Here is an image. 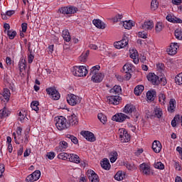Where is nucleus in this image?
Returning <instances> with one entry per match:
<instances>
[{
    "mask_svg": "<svg viewBox=\"0 0 182 182\" xmlns=\"http://www.w3.org/2000/svg\"><path fill=\"white\" fill-rule=\"evenodd\" d=\"M99 70H100V65H95L90 69V75L94 83H100L105 77V74L100 73Z\"/></svg>",
    "mask_w": 182,
    "mask_h": 182,
    "instance_id": "obj_1",
    "label": "nucleus"
},
{
    "mask_svg": "<svg viewBox=\"0 0 182 182\" xmlns=\"http://www.w3.org/2000/svg\"><path fill=\"white\" fill-rule=\"evenodd\" d=\"M13 136L14 137V141L16 144H28L29 143V136L28 134H25L24 139H22V128L21 127H17L16 133H13Z\"/></svg>",
    "mask_w": 182,
    "mask_h": 182,
    "instance_id": "obj_2",
    "label": "nucleus"
},
{
    "mask_svg": "<svg viewBox=\"0 0 182 182\" xmlns=\"http://www.w3.org/2000/svg\"><path fill=\"white\" fill-rule=\"evenodd\" d=\"M73 74L77 77H83L87 75L89 71L85 65H75L72 69Z\"/></svg>",
    "mask_w": 182,
    "mask_h": 182,
    "instance_id": "obj_3",
    "label": "nucleus"
},
{
    "mask_svg": "<svg viewBox=\"0 0 182 182\" xmlns=\"http://www.w3.org/2000/svg\"><path fill=\"white\" fill-rule=\"evenodd\" d=\"M55 126L58 130H66L69 127V124L65 117H55Z\"/></svg>",
    "mask_w": 182,
    "mask_h": 182,
    "instance_id": "obj_4",
    "label": "nucleus"
},
{
    "mask_svg": "<svg viewBox=\"0 0 182 182\" xmlns=\"http://www.w3.org/2000/svg\"><path fill=\"white\" fill-rule=\"evenodd\" d=\"M58 12H60V14H62L63 15H72L77 12V8L73 6H63L60 7L58 9Z\"/></svg>",
    "mask_w": 182,
    "mask_h": 182,
    "instance_id": "obj_5",
    "label": "nucleus"
},
{
    "mask_svg": "<svg viewBox=\"0 0 182 182\" xmlns=\"http://www.w3.org/2000/svg\"><path fill=\"white\" fill-rule=\"evenodd\" d=\"M118 134L119 136V140L122 143H129V141H130V134H129L124 128L119 129L118 130Z\"/></svg>",
    "mask_w": 182,
    "mask_h": 182,
    "instance_id": "obj_6",
    "label": "nucleus"
},
{
    "mask_svg": "<svg viewBox=\"0 0 182 182\" xmlns=\"http://www.w3.org/2000/svg\"><path fill=\"white\" fill-rule=\"evenodd\" d=\"M46 92L48 95H49L50 99H53V100H59V99H60V94L59 93V91L56 90V88L55 87L47 88Z\"/></svg>",
    "mask_w": 182,
    "mask_h": 182,
    "instance_id": "obj_7",
    "label": "nucleus"
},
{
    "mask_svg": "<svg viewBox=\"0 0 182 182\" xmlns=\"http://www.w3.org/2000/svg\"><path fill=\"white\" fill-rule=\"evenodd\" d=\"M66 99L70 106H76V105H79V103H80V97L73 94H69Z\"/></svg>",
    "mask_w": 182,
    "mask_h": 182,
    "instance_id": "obj_8",
    "label": "nucleus"
},
{
    "mask_svg": "<svg viewBox=\"0 0 182 182\" xmlns=\"http://www.w3.org/2000/svg\"><path fill=\"white\" fill-rule=\"evenodd\" d=\"M68 161L75 163V164H80L81 167H86V164L80 160V157L76 154H70Z\"/></svg>",
    "mask_w": 182,
    "mask_h": 182,
    "instance_id": "obj_9",
    "label": "nucleus"
},
{
    "mask_svg": "<svg viewBox=\"0 0 182 182\" xmlns=\"http://www.w3.org/2000/svg\"><path fill=\"white\" fill-rule=\"evenodd\" d=\"M107 102L109 103V105L117 106V105H119L120 102H122V97L119 95L108 96L107 97Z\"/></svg>",
    "mask_w": 182,
    "mask_h": 182,
    "instance_id": "obj_10",
    "label": "nucleus"
},
{
    "mask_svg": "<svg viewBox=\"0 0 182 182\" xmlns=\"http://www.w3.org/2000/svg\"><path fill=\"white\" fill-rule=\"evenodd\" d=\"M180 48V46L177 43H171V45L166 48V53L170 56H174L177 53V49Z\"/></svg>",
    "mask_w": 182,
    "mask_h": 182,
    "instance_id": "obj_11",
    "label": "nucleus"
},
{
    "mask_svg": "<svg viewBox=\"0 0 182 182\" xmlns=\"http://www.w3.org/2000/svg\"><path fill=\"white\" fill-rule=\"evenodd\" d=\"M127 45H129V38L127 36H124L121 41L114 43V46L116 49H123V48H126Z\"/></svg>",
    "mask_w": 182,
    "mask_h": 182,
    "instance_id": "obj_12",
    "label": "nucleus"
},
{
    "mask_svg": "<svg viewBox=\"0 0 182 182\" xmlns=\"http://www.w3.org/2000/svg\"><path fill=\"white\" fill-rule=\"evenodd\" d=\"M139 170L144 176H150L151 173V167L147 163H142L139 165Z\"/></svg>",
    "mask_w": 182,
    "mask_h": 182,
    "instance_id": "obj_13",
    "label": "nucleus"
},
{
    "mask_svg": "<svg viewBox=\"0 0 182 182\" xmlns=\"http://www.w3.org/2000/svg\"><path fill=\"white\" fill-rule=\"evenodd\" d=\"M10 97H11V91H9L8 88H4L0 97L1 102L2 103H4V105H6V103L9 102Z\"/></svg>",
    "mask_w": 182,
    "mask_h": 182,
    "instance_id": "obj_14",
    "label": "nucleus"
},
{
    "mask_svg": "<svg viewBox=\"0 0 182 182\" xmlns=\"http://www.w3.org/2000/svg\"><path fill=\"white\" fill-rule=\"evenodd\" d=\"M146 77L149 82H151L152 85H157L160 84V78L159 77V75H155L154 73H149Z\"/></svg>",
    "mask_w": 182,
    "mask_h": 182,
    "instance_id": "obj_15",
    "label": "nucleus"
},
{
    "mask_svg": "<svg viewBox=\"0 0 182 182\" xmlns=\"http://www.w3.org/2000/svg\"><path fill=\"white\" fill-rule=\"evenodd\" d=\"M41 178V171H36L31 174L28 175L26 180V181L35 182Z\"/></svg>",
    "mask_w": 182,
    "mask_h": 182,
    "instance_id": "obj_16",
    "label": "nucleus"
},
{
    "mask_svg": "<svg viewBox=\"0 0 182 182\" xmlns=\"http://www.w3.org/2000/svg\"><path fill=\"white\" fill-rule=\"evenodd\" d=\"M80 134L83 136L84 139H86L87 141H96V137H95V134L89 131H82Z\"/></svg>",
    "mask_w": 182,
    "mask_h": 182,
    "instance_id": "obj_17",
    "label": "nucleus"
},
{
    "mask_svg": "<svg viewBox=\"0 0 182 182\" xmlns=\"http://www.w3.org/2000/svg\"><path fill=\"white\" fill-rule=\"evenodd\" d=\"M126 119H130V117L122 112H119L112 117V120H114V122H118L119 123H123Z\"/></svg>",
    "mask_w": 182,
    "mask_h": 182,
    "instance_id": "obj_18",
    "label": "nucleus"
},
{
    "mask_svg": "<svg viewBox=\"0 0 182 182\" xmlns=\"http://www.w3.org/2000/svg\"><path fill=\"white\" fill-rule=\"evenodd\" d=\"M88 179L90 182H99L100 179L97 173H95L93 170H88L87 172Z\"/></svg>",
    "mask_w": 182,
    "mask_h": 182,
    "instance_id": "obj_19",
    "label": "nucleus"
},
{
    "mask_svg": "<svg viewBox=\"0 0 182 182\" xmlns=\"http://www.w3.org/2000/svg\"><path fill=\"white\" fill-rule=\"evenodd\" d=\"M176 107H177V102L176 99L171 98L169 100L167 110L169 113H174L176 112Z\"/></svg>",
    "mask_w": 182,
    "mask_h": 182,
    "instance_id": "obj_20",
    "label": "nucleus"
},
{
    "mask_svg": "<svg viewBox=\"0 0 182 182\" xmlns=\"http://www.w3.org/2000/svg\"><path fill=\"white\" fill-rule=\"evenodd\" d=\"M68 147H69L68 142L60 141L58 146L55 147V151H57V153H62V151H65Z\"/></svg>",
    "mask_w": 182,
    "mask_h": 182,
    "instance_id": "obj_21",
    "label": "nucleus"
},
{
    "mask_svg": "<svg viewBox=\"0 0 182 182\" xmlns=\"http://www.w3.org/2000/svg\"><path fill=\"white\" fill-rule=\"evenodd\" d=\"M141 28L144 29V31H151V29L154 28V23H153V21H144V23L141 24Z\"/></svg>",
    "mask_w": 182,
    "mask_h": 182,
    "instance_id": "obj_22",
    "label": "nucleus"
},
{
    "mask_svg": "<svg viewBox=\"0 0 182 182\" xmlns=\"http://www.w3.org/2000/svg\"><path fill=\"white\" fill-rule=\"evenodd\" d=\"M129 52L131 59H133L134 63L137 65L139 63V53H137V50L132 49L129 50Z\"/></svg>",
    "mask_w": 182,
    "mask_h": 182,
    "instance_id": "obj_23",
    "label": "nucleus"
},
{
    "mask_svg": "<svg viewBox=\"0 0 182 182\" xmlns=\"http://www.w3.org/2000/svg\"><path fill=\"white\" fill-rule=\"evenodd\" d=\"M109 93L114 96H119L122 93V87L120 85H114L109 90Z\"/></svg>",
    "mask_w": 182,
    "mask_h": 182,
    "instance_id": "obj_24",
    "label": "nucleus"
},
{
    "mask_svg": "<svg viewBox=\"0 0 182 182\" xmlns=\"http://www.w3.org/2000/svg\"><path fill=\"white\" fill-rule=\"evenodd\" d=\"M68 120L70 126H76L79 121L77 120V117L73 114L68 117Z\"/></svg>",
    "mask_w": 182,
    "mask_h": 182,
    "instance_id": "obj_25",
    "label": "nucleus"
},
{
    "mask_svg": "<svg viewBox=\"0 0 182 182\" xmlns=\"http://www.w3.org/2000/svg\"><path fill=\"white\" fill-rule=\"evenodd\" d=\"M162 147L161 143L159 141H154L152 144V149L154 153H160Z\"/></svg>",
    "mask_w": 182,
    "mask_h": 182,
    "instance_id": "obj_26",
    "label": "nucleus"
},
{
    "mask_svg": "<svg viewBox=\"0 0 182 182\" xmlns=\"http://www.w3.org/2000/svg\"><path fill=\"white\" fill-rule=\"evenodd\" d=\"M123 112L126 113V114H130L136 112V107L132 104H128L124 107Z\"/></svg>",
    "mask_w": 182,
    "mask_h": 182,
    "instance_id": "obj_27",
    "label": "nucleus"
},
{
    "mask_svg": "<svg viewBox=\"0 0 182 182\" xmlns=\"http://www.w3.org/2000/svg\"><path fill=\"white\" fill-rule=\"evenodd\" d=\"M157 95L156 90H151L146 92V99L148 102H153L154 100V97Z\"/></svg>",
    "mask_w": 182,
    "mask_h": 182,
    "instance_id": "obj_28",
    "label": "nucleus"
},
{
    "mask_svg": "<svg viewBox=\"0 0 182 182\" xmlns=\"http://www.w3.org/2000/svg\"><path fill=\"white\" fill-rule=\"evenodd\" d=\"M92 23L96 28H98V29H105V28H106V25L100 19H94Z\"/></svg>",
    "mask_w": 182,
    "mask_h": 182,
    "instance_id": "obj_29",
    "label": "nucleus"
},
{
    "mask_svg": "<svg viewBox=\"0 0 182 182\" xmlns=\"http://www.w3.org/2000/svg\"><path fill=\"white\" fill-rule=\"evenodd\" d=\"M166 19L168 21V22H171L172 23H181L182 22L181 19L172 16L171 14L166 16Z\"/></svg>",
    "mask_w": 182,
    "mask_h": 182,
    "instance_id": "obj_30",
    "label": "nucleus"
},
{
    "mask_svg": "<svg viewBox=\"0 0 182 182\" xmlns=\"http://www.w3.org/2000/svg\"><path fill=\"white\" fill-rule=\"evenodd\" d=\"M62 36L65 42H70L72 40V37H70V33H69V30L68 29L63 31Z\"/></svg>",
    "mask_w": 182,
    "mask_h": 182,
    "instance_id": "obj_31",
    "label": "nucleus"
},
{
    "mask_svg": "<svg viewBox=\"0 0 182 182\" xmlns=\"http://www.w3.org/2000/svg\"><path fill=\"white\" fill-rule=\"evenodd\" d=\"M159 102L161 105L164 106L166 103H167V97L166 96V94L161 92L159 95Z\"/></svg>",
    "mask_w": 182,
    "mask_h": 182,
    "instance_id": "obj_32",
    "label": "nucleus"
},
{
    "mask_svg": "<svg viewBox=\"0 0 182 182\" xmlns=\"http://www.w3.org/2000/svg\"><path fill=\"white\" fill-rule=\"evenodd\" d=\"M133 65L132 63H126L124 66H123V72L124 73H132V72H133Z\"/></svg>",
    "mask_w": 182,
    "mask_h": 182,
    "instance_id": "obj_33",
    "label": "nucleus"
},
{
    "mask_svg": "<svg viewBox=\"0 0 182 182\" xmlns=\"http://www.w3.org/2000/svg\"><path fill=\"white\" fill-rule=\"evenodd\" d=\"M163 29H164V24L163 23V22H156L155 24V32L156 33H160V32H161Z\"/></svg>",
    "mask_w": 182,
    "mask_h": 182,
    "instance_id": "obj_34",
    "label": "nucleus"
},
{
    "mask_svg": "<svg viewBox=\"0 0 182 182\" xmlns=\"http://www.w3.org/2000/svg\"><path fill=\"white\" fill-rule=\"evenodd\" d=\"M101 166L104 170H110V162L109 161V159L107 158H105L104 160L101 162Z\"/></svg>",
    "mask_w": 182,
    "mask_h": 182,
    "instance_id": "obj_35",
    "label": "nucleus"
},
{
    "mask_svg": "<svg viewBox=\"0 0 182 182\" xmlns=\"http://www.w3.org/2000/svg\"><path fill=\"white\" fill-rule=\"evenodd\" d=\"M11 114V112L6 109V107H4L2 109L0 110V117L1 119H5V117H8Z\"/></svg>",
    "mask_w": 182,
    "mask_h": 182,
    "instance_id": "obj_36",
    "label": "nucleus"
},
{
    "mask_svg": "<svg viewBox=\"0 0 182 182\" xmlns=\"http://www.w3.org/2000/svg\"><path fill=\"white\" fill-rule=\"evenodd\" d=\"M18 68L21 73H22V72L25 70L26 68V60L25 59L23 58L20 59V61L18 62Z\"/></svg>",
    "mask_w": 182,
    "mask_h": 182,
    "instance_id": "obj_37",
    "label": "nucleus"
},
{
    "mask_svg": "<svg viewBox=\"0 0 182 182\" xmlns=\"http://www.w3.org/2000/svg\"><path fill=\"white\" fill-rule=\"evenodd\" d=\"M143 90H144V86L138 85L134 88V93L136 96H140V95H141V93H143Z\"/></svg>",
    "mask_w": 182,
    "mask_h": 182,
    "instance_id": "obj_38",
    "label": "nucleus"
},
{
    "mask_svg": "<svg viewBox=\"0 0 182 182\" xmlns=\"http://www.w3.org/2000/svg\"><path fill=\"white\" fill-rule=\"evenodd\" d=\"M117 151H112V152H110L109 154V160L111 163H114L116 161V160H117Z\"/></svg>",
    "mask_w": 182,
    "mask_h": 182,
    "instance_id": "obj_39",
    "label": "nucleus"
},
{
    "mask_svg": "<svg viewBox=\"0 0 182 182\" xmlns=\"http://www.w3.org/2000/svg\"><path fill=\"white\" fill-rule=\"evenodd\" d=\"M70 154H68L66 152H62L58 155V159L60 160H68L69 161Z\"/></svg>",
    "mask_w": 182,
    "mask_h": 182,
    "instance_id": "obj_40",
    "label": "nucleus"
},
{
    "mask_svg": "<svg viewBox=\"0 0 182 182\" xmlns=\"http://www.w3.org/2000/svg\"><path fill=\"white\" fill-rule=\"evenodd\" d=\"M27 114H28V112L26 111H24V110L20 111L18 114V120H20V122H23L26 119Z\"/></svg>",
    "mask_w": 182,
    "mask_h": 182,
    "instance_id": "obj_41",
    "label": "nucleus"
},
{
    "mask_svg": "<svg viewBox=\"0 0 182 182\" xmlns=\"http://www.w3.org/2000/svg\"><path fill=\"white\" fill-rule=\"evenodd\" d=\"M124 178V173L122 171H119L114 176V179L117 181H122Z\"/></svg>",
    "mask_w": 182,
    "mask_h": 182,
    "instance_id": "obj_42",
    "label": "nucleus"
},
{
    "mask_svg": "<svg viewBox=\"0 0 182 182\" xmlns=\"http://www.w3.org/2000/svg\"><path fill=\"white\" fill-rule=\"evenodd\" d=\"M122 24L125 29H132V28H133V21H123Z\"/></svg>",
    "mask_w": 182,
    "mask_h": 182,
    "instance_id": "obj_43",
    "label": "nucleus"
},
{
    "mask_svg": "<svg viewBox=\"0 0 182 182\" xmlns=\"http://www.w3.org/2000/svg\"><path fill=\"white\" fill-rule=\"evenodd\" d=\"M97 118L101 122V123H102L103 124H105V123H106V122H107V117L103 113L98 114Z\"/></svg>",
    "mask_w": 182,
    "mask_h": 182,
    "instance_id": "obj_44",
    "label": "nucleus"
},
{
    "mask_svg": "<svg viewBox=\"0 0 182 182\" xmlns=\"http://www.w3.org/2000/svg\"><path fill=\"white\" fill-rule=\"evenodd\" d=\"M39 102L38 101H33L31 104V107L33 110L35 112H38L39 111Z\"/></svg>",
    "mask_w": 182,
    "mask_h": 182,
    "instance_id": "obj_45",
    "label": "nucleus"
},
{
    "mask_svg": "<svg viewBox=\"0 0 182 182\" xmlns=\"http://www.w3.org/2000/svg\"><path fill=\"white\" fill-rule=\"evenodd\" d=\"M159 8V1L157 0H152L151 2V9L156 11Z\"/></svg>",
    "mask_w": 182,
    "mask_h": 182,
    "instance_id": "obj_46",
    "label": "nucleus"
},
{
    "mask_svg": "<svg viewBox=\"0 0 182 182\" xmlns=\"http://www.w3.org/2000/svg\"><path fill=\"white\" fill-rule=\"evenodd\" d=\"M154 112L156 117H157L158 119H160V117L163 116V111H161V109L160 108H155Z\"/></svg>",
    "mask_w": 182,
    "mask_h": 182,
    "instance_id": "obj_47",
    "label": "nucleus"
},
{
    "mask_svg": "<svg viewBox=\"0 0 182 182\" xmlns=\"http://www.w3.org/2000/svg\"><path fill=\"white\" fill-rule=\"evenodd\" d=\"M175 36L176 39L178 41H182V31L180 29H177L175 31Z\"/></svg>",
    "mask_w": 182,
    "mask_h": 182,
    "instance_id": "obj_48",
    "label": "nucleus"
},
{
    "mask_svg": "<svg viewBox=\"0 0 182 182\" xmlns=\"http://www.w3.org/2000/svg\"><path fill=\"white\" fill-rule=\"evenodd\" d=\"M7 35L9 39H14V38L16 36V31L13 30L8 31Z\"/></svg>",
    "mask_w": 182,
    "mask_h": 182,
    "instance_id": "obj_49",
    "label": "nucleus"
},
{
    "mask_svg": "<svg viewBox=\"0 0 182 182\" xmlns=\"http://www.w3.org/2000/svg\"><path fill=\"white\" fill-rule=\"evenodd\" d=\"M175 82L176 83V85H182V75L181 74H178L176 77H175Z\"/></svg>",
    "mask_w": 182,
    "mask_h": 182,
    "instance_id": "obj_50",
    "label": "nucleus"
},
{
    "mask_svg": "<svg viewBox=\"0 0 182 182\" xmlns=\"http://www.w3.org/2000/svg\"><path fill=\"white\" fill-rule=\"evenodd\" d=\"M66 137H67V139H70L71 140V141L74 143V144H77V143H78L77 138H76L75 136L68 134L66 136Z\"/></svg>",
    "mask_w": 182,
    "mask_h": 182,
    "instance_id": "obj_51",
    "label": "nucleus"
},
{
    "mask_svg": "<svg viewBox=\"0 0 182 182\" xmlns=\"http://www.w3.org/2000/svg\"><path fill=\"white\" fill-rule=\"evenodd\" d=\"M154 167L159 170H164V164H163L161 162H155Z\"/></svg>",
    "mask_w": 182,
    "mask_h": 182,
    "instance_id": "obj_52",
    "label": "nucleus"
},
{
    "mask_svg": "<svg viewBox=\"0 0 182 182\" xmlns=\"http://www.w3.org/2000/svg\"><path fill=\"white\" fill-rule=\"evenodd\" d=\"M87 53H86L85 54H82L80 57H79V60L80 62H82V63H85V62H86V59H87Z\"/></svg>",
    "mask_w": 182,
    "mask_h": 182,
    "instance_id": "obj_53",
    "label": "nucleus"
},
{
    "mask_svg": "<svg viewBox=\"0 0 182 182\" xmlns=\"http://www.w3.org/2000/svg\"><path fill=\"white\" fill-rule=\"evenodd\" d=\"M178 120H180L179 117H175L171 121V126L172 127H176L177 124L178 123Z\"/></svg>",
    "mask_w": 182,
    "mask_h": 182,
    "instance_id": "obj_54",
    "label": "nucleus"
},
{
    "mask_svg": "<svg viewBox=\"0 0 182 182\" xmlns=\"http://www.w3.org/2000/svg\"><path fill=\"white\" fill-rule=\"evenodd\" d=\"M56 154L53 151H50L47 153V157L49 159V160H53L55 159V156Z\"/></svg>",
    "mask_w": 182,
    "mask_h": 182,
    "instance_id": "obj_55",
    "label": "nucleus"
},
{
    "mask_svg": "<svg viewBox=\"0 0 182 182\" xmlns=\"http://www.w3.org/2000/svg\"><path fill=\"white\" fill-rule=\"evenodd\" d=\"M4 173H5V165L4 164H0V178L4 176Z\"/></svg>",
    "mask_w": 182,
    "mask_h": 182,
    "instance_id": "obj_56",
    "label": "nucleus"
},
{
    "mask_svg": "<svg viewBox=\"0 0 182 182\" xmlns=\"http://www.w3.org/2000/svg\"><path fill=\"white\" fill-rule=\"evenodd\" d=\"M138 36H139V38H142L143 39H146V38H147V34L146 33H144V31H143V32L139 31L138 33Z\"/></svg>",
    "mask_w": 182,
    "mask_h": 182,
    "instance_id": "obj_57",
    "label": "nucleus"
},
{
    "mask_svg": "<svg viewBox=\"0 0 182 182\" xmlns=\"http://www.w3.org/2000/svg\"><path fill=\"white\" fill-rule=\"evenodd\" d=\"M123 18V16L122 14H118L114 18L113 21L114 22H119L122 18Z\"/></svg>",
    "mask_w": 182,
    "mask_h": 182,
    "instance_id": "obj_58",
    "label": "nucleus"
},
{
    "mask_svg": "<svg viewBox=\"0 0 182 182\" xmlns=\"http://www.w3.org/2000/svg\"><path fill=\"white\" fill-rule=\"evenodd\" d=\"M21 28H22V32H23V33H25V32H26V31L28 30V23H23L21 24Z\"/></svg>",
    "mask_w": 182,
    "mask_h": 182,
    "instance_id": "obj_59",
    "label": "nucleus"
},
{
    "mask_svg": "<svg viewBox=\"0 0 182 182\" xmlns=\"http://www.w3.org/2000/svg\"><path fill=\"white\" fill-rule=\"evenodd\" d=\"M33 59H35V56H33V55L29 54L28 55V63H32V62H33Z\"/></svg>",
    "mask_w": 182,
    "mask_h": 182,
    "instance_id": "obj_60",
    "label": "nucleus"
},
{
    "mask_svg": "<svg viewBox=\"0 0 182 182\" xmlns=\"http://www.w3.org/2000/svg\"><path fill=\"white\" fill-rule=\"evenodd\" d=\"M174 167H175L176 170H178V171H181V166H180V163L175 162Z\"/></svg>",
    "mask_w": 182,
    "mask_h": 182,
    "instance_id": "obj_61",
    "label": "nucleus"
},
{
    "mask_svg": "<svg viewBox=\"0 0 182 182\" xmlns=\"http://www.w3.org/2000/svg\"><path fill=\"white\" fill-rule=\"evenodd\" d=\"M6 63L8 66H11V65H12V60L11 59V58L6 57Z\"/></svg>",
    "mask_w": 182,
    "mask_h": 182,
    "instance_id": "obj_62",
    "label": "nucleus"
},
{
    "mask_svg": "<svg viewBox=\"0 0 182 182\" xmlns=\"http://www.w3.org/2000/svg\"><path fill=\"white\" fill-rule=\"evenodd\" d=\"M125 75L124 77L126 79V80H130V79L132 78V73H125Z\"/></svg>",
    "mask_w": 182,
    "mask_h": 182,
    "instance_id": "obj_63",
    "label": "nucleus"
},
{
    "mask_svg": "<svg viewBox=\"0 0 182 182\" xmlns=\"http://www.w3.org/2000/svg\"><path fill=\"white\" fill-rule=\"evenodd\" d=\"M127 168L128 170H134L136 168V167L133 164H127Z\"/></svg>",
    "mask_w": 182,
    "mask_h": 182,
    "instance_id": "obj_64",
    "label": "nucleus"
}]
</instances>
